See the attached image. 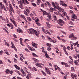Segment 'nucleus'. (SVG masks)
<instances>
[{
  "mask_svg": "<svg viewBox=\"0 0 79 79\" xmlns=\"http://www.w3.org/2000/svg\"><path fill=\"white\" fill-rule=\"evenodd\" d=\"M5 45H6L8 47H10V44H9V43L8 42H6L5 43Z\"/></svg>",
  "mask_w": 79,
  "mask_h": 79,
  "instance_id": "obj_26",
  "label": "nucleus"
},
{
  "mask_svg": "<svg viewBox=\"0 0 79 79\" xmlns=\"http://www.w3.org/2000/svg\"><path fill=\"white\" fill-rule=\"evenodd\" d=\"M10 19L11 21V22L13 23L14 25H15V27H17V24H16V22H15V21L13 20V19H11V17H10Z\"/></svg>",
  "mask_w": 79,
  "mask_h": 79,
  "instance_id": "obj_9",
  "label": "nucleus"
},
{
  "mask_svg": "<svg viewBox=\"0 0 79 79\" xmlns=\"http://www.w3.org/2000/svg\"><path fill=\"white\" fill-rule=\"evenodd\" d=\"M65 63L64 62H61V64H62V65H64L65 64Z\"/></svg>",
  "mask_w": 79,
  "mask_h": 79,
  "instance_id": "obj_60",
  "label": "nucleus"
},
{
  "mask_svg": "<svg viewBox=\"0 0 79 79\" xmlns=\"http://www.w3.org/2000/svg\"><path fill=\"white\" fill-rule=\"evenodd\" d=\"M43 15L44 16V15H48L47 17L49 20L51 19V15L50 13H48L46 11H44L43 12Z\"/></svg>",
  "mask_w": 79,
  "mask_h": 79,
  "instance_id": "obj_3",
  "label": "nucleus"
},
{
  "mask_svg": "<svg viewBox=\"0 0 79 79\" xmlns=\"http://www.w3.org/2000/svg\"><path fill=\"white\" fill-rule=\"evenodd\" d=\"M31 78L32 77V76H31V73H28L27 74L26 78L27 79H30V78Z\"/></svg>",
  "mask_w": 79,
  "mask_h": 79,
  "instance_id": "obj_10",
  "label": "nucleus"
},
{
  "mask_svg": "<svg viewBox=\"0 0 79 79\" xmlns=\"http://www.w3.org/2000/svg\"><path fill=\"white\" fill-rule=\"evenodd\" d=\"M14 40L15 42H18V40H16V39L15 40V38H14Z\"/></svg>",
  "mask_w": 79,
  "mask_h": 79,
  "instance_id": "obj_62",
  "label": "nucleus"
},
{
  "mask_svg": "<svg viewBox=\"0 0 79 79\" xmlns=\"http://www.w3.org/2000/svg\"><path fill=\"white\" fill-rule=\"evenodd\" d=\"M73 56H74V58H75V59L76 60H77V54H76L75 55Z\"/></svg>",
  "mask_w": 79,
  "mask_h": 79,
  "instance_id": "obj_34",
  "label": "nucleus"
},
{
  "mask_svg": "<svg viewBox=\"0 0 79 79\" xmlns=\"http://www.w3.org/2000/svg\"><path fill=\"white\" fill-rule=\"evenodd\" d=\"M57 65H54V67H55V71H56L57 70V68H57Z\"/></svg>",
  "mask_w": 79,
  "mask_h": 79,
  "instance_id": "obj_45",
  "label": "nucleus"
},
{
  "mask_svg": "<svg viewBox=\"0 0 79 79\" xmlns=\"http://www.w3.org/2000/svg\"><path fill=\"white\" fill-rule=\"evenodd\" d=\"M77 61V60H76L75 61H74V63L76 65H77V66H78V65H79V63H78V62Z\"/></svg>",
  "mask_w": 79,
  "mask_h": 79,
  "instance_id": "obj_25",
  "label": "nucleus"
},
{
  "mask_svg": "<svg viewBox=\"0 0 79 79\" xmlns=\"http://www.w3.org/2000/svg\"><path fill=\"white\" fill-rule=\"evenodd\" d=\"M10 29H14V27H13V25L12 23H10Z\"/></svg>",
  "mask_w": 79,
  "mask_h": 79,
  "instance_id": "obj_23",
  "label": "nucleus"
},
{
  "mask_svg": "<svg viewBox=\"0 0 79 79\" xmlns=\"http://www.w3.org/2000/svg\"><path fill=\"white\" fill-rule=\"evenodd\" d=\"M15 71L16 73H17L18 74H19V75H21V73H19V72L17 70H15Z\"/></svg>",
  "mask_w": 79,
  "mask_h": 79,
  "instance_id": "obj_29",
  "label": "nucleus"
},
{
  "mask_svg": "<svg viewBox=\"0 0 79 79\" xmlns=\"http://www.w3.org/2000/svg\"><path fill=\"white\" fill-rule=\"evenodd\" d=\"M56 42H57V41L56 40H52V42H53V43H56Z\"/></svg>",
  "mask_w": 79,
  "mask_h": 79,
  "instance_id": "obj_40",
  "label": "nucleus"
},
{
  "mask_svg": "<svg viewBox=\"0 0 79 79\" xmlns=\"http://www.w3.org/2000/svg\"><path fill=\"white\" fill-rule=\"evenodd\" d=\"M31 44L33 46V47H34V46H35V43H33V42Z\"/></svg>",
  "mask_w": 79,
  "mask_h": 79,
  "instance_id": "obj_57",
  "label": "nucleus"
},
{
  "mask_svg": "<svg viewBox=\"0 0 79 79\" xmlns=\"http://www.w3.org/2000/svg\"><path fill=\"white\" fill-rule=\"evenodd\" d=\"M47 37L48 38V40H49V41L50 42H52L53 40H52V38H50V37H49V36H47Z\"/></svg>",
  "mask_w": 79,
  "mask_h": 79,
  "instance_id": "obj_14",
  "label": "nucleus"
},
{
  "mask_svg": "<svg viewBox=\"0 0 79 79\" xmlns=\"http://www.w3.org/2000/svg\"><path fill=\"white\" fill-rule=\"evenodd\" d=\"M36 24H37V26H40L41 25L40 24V23L39 22H36Z\"/></svg>",
  "mask_w": 79,
  "mask_h": 79,
  "instance_id": "obj_44",
  "label": "nucleus"
},
{
  "mask_svg": "<svg viewBox=\"0 0 79 79\" xmlns=\"http://www.w3.org/2000/svg\"><path fill=\"white\" fill-rule=\"evenodd\" d=\"M32 55L34 57H38V56L34 53H32Z\"/></svg>",
  "mask_w": 79,
  "mask_h": 79,
  "instance_id": "obj_37",
  "label": "nucleus"
},
{
  "mask_svg": "<svg viewBox=\"0 0 79 79\" xmlns=\"http://www.w3.org/2000/svg\"><path fill=\"white\" fill-rule=\"evenodd\" d=\"M35 65L38 66V67H39L40 68H42V66L40 65V64H38V63L36 64Z\"/></svg>",
  "mask_w": 79,
  "mask_h": 79,
  "instance_id": "obj_24",
  "label": "nucleus"
},
{
  "mask_svg": "<svg viewBox=\"0 0 79 79\" xmlns=\"http://www.w3.org/2000/svg\"><path fill=\"white\" fill-rule=\"evenodd\" d=\"M6 74H9L10 72V70H9L7 69L6 70Z\"/></svg>",
  "mask_w": 79,
  "mask_h": 79,
  "instance_id": "obj_27",
  "label": "nucleus"
},
{
  "mask_svg": "<svg viewBox=\"0 0 79 79\" xmlns=\"http://www.w3.org/2000/svg\"><path fill=\"white\" fill-rule=\"evenodd\" d=\"M9 6L11 11L13 13V12H14V10H13V7H12V5H11V4L10 3L9 5Z\"/></svg>",
  "mask_w": 79,
  "mask_h": 79,
  "instance_id": "obj_11",
  "label": "nucleus"
},
{
  "mask_svg": "<svg viewBox=\"0 0 79 79\" xmlns=\"http://www.w3.org/2000/svg\"><path fill=\"white\" fill-rule=\"evenodd\" d=\"M46 3L49 6V8L50 7V6H51V5L50 4V2H48V1H47Z\"/></svg>",
  "mask_w": 79,
  "mask_h": 79,
  "instance_id": "obj_35",
  "label": "nucleus"
},
{
  "mask_svg": "<svg viewBox=\"0 0 79 79\" xmlns=\"http://www.w3.org/2000/svg\"><path fill=\"white\" fill-rule=\"evenodd\" d=\"M42 73V74L44 75V76H47V75L46 74V73L43 71H41Z\"/></svg>",
  "mask_w": 79,
  "mask_h": 79,
  "instance_id": "obj_31",
  "label": "nucleus"
},
{
  "mask_svg": "<svg viewBox=\"0 0 79 79\" xmlns=\"http://www.w3.org/2000/svg\"><path fill=\"white\" fill-rule=\"evenodd\" d=\"M61 32H62V33H63V34H65V35H66V32L63 31H61Z\"/></svg>",
  "mask_w": 79,
  "mask_h": 79,
  "instance_id": "obj_59",
  "label": "nucleus"
},
{
  "mask_svg": "<svg viewBox=\"0 0 79 79\" xmlns=\"http://www.w3.org/2000/svg\"><path fill=\"white\" fill-rule=\"evenodd\" d=\"M3 2L5 3H6V0H2Z\"/></svg>",
  "mask_w": 79,
  "mask_h": 79,
  "instance_id": "obj_58",
  "label": "nucleus"
},
{
  "mask_svg": "<svg viewBox=\"0 0 79 79\" xmlns=\"http://www.w3.org/2000/svg\"><path fill=\"white\" fill-rule=\"evenodd\" d=\"M33 60L34 61L35 63H39V60L35 58H33Z\"/></svg>",
  "mask_w": 79,
  "mask_h": 79,
  "instance_id": "obj_21",
  "label": "nucleus"
},
{
  "mask_svg": "<svg viewBox=\"0 0 79 79\" xmlns=\"http://www.w3.org/2000/svg\"><path fill=\"white\" fill-rule=\"evenodd\" d=\"M14 60L15 63H18V61H17V60H16V59L15 58H14Z\"/></svg>",
  "mask_w": 79,
  "mask_h": 79,
  "instance_id": "obj_36",
  "label": "nucleus"
},
{
  "mask_svg": "<svg viewBox=\"0 0 79 79\" xmlns=\"http://www.w3.org/2000/svg\"><path fill=\"white\" fill-rule=\"evenodd\" d=\"M24 0H20V4L23 5L24 4Z\"/></svg>",
  "mask_w": 79,
  "mask_h": 79,
  "instance_id": "obj_20",
  "label": "nucleus"
},
{
  "mask_svg": "<svg viewBox=\"0 0 79 79\" xmlns=\"http://www.w3.org/2000/svg\"><path fill=\"white\" fill-rule=\"evenodd\" d=\"M49 11L51 12V13H53V8L51 7L49 10Z\"/></svg>",
  "mask_w": 79,
  "mask_h": 79,
  "instance_id": "obj_18",
  "label": "nucleus"
},
{
  "mask_svg": "<svg viewBox=\"0 0 79 79\" xmlns=\"http://www.w3.org/2000/svg\"><path fill=\"white\" fill-rule=\"evenodd\" d=\"M64 53L67 55V56H68L69 55V54H68V52H66V51H64Z\"/></svg>",
  "mask_w": 79,
  "mask_h": 79,
  "instance_id": "obj_50",
  "label": "nucleus"
},
{
  "mask_svg": "<svg viewBox=\"0 0 79 79\" xmlns=\"http://www.w3.org/2000/svg\"><path fill=\"white\" fill-rule=\"evenodd\" d=\"M25 2L27 3V4L28 5H29V2L27 1V0H25Z\"/></svg>",
  "mask_w": 79,
  "mask_h": 79,
  "instance_id": "obj_47",
  "label": "nucleus"
},
{
  "mask_svg": "<svg viewBox=\"0 0 79 79\" xmlns=\"http://www.w3.org/2000/svg\"><path fill=\"white\" fill-rule=\"evenodd\" d=\"M0 5H1V8L2 10L3 8V9L5 11H7V10L6 9V8H5V6H4V5L2 4V3L0 2Z\"/></svg>",
  "mask_w": 79,
  "mask_h": 79,
  "instance_id": "obj_5",
  "label": "nucleus"
},
{
  "mask_svg": "<svg viewBox=\"0 0 79 79\" xmlns=\"http://www.w3.org/2000/svg\"><path fill=\"white\" fill-rule=\"evenodd\" d=\"M65 67H66V68H68V64H67V63H65Z\"/></svg>",
  "mask_w": 79,
  "mask_h": 79,
  "instance_id": "obj_54",
  "label": "nucleus"
},
{
  "mask_svg": "<svg viewBox=\"0 0 79 79\" xmlns=\"http://www.w3.org/2000/svg\"><path fill=\"white\" fill-rule=\"evenodd\" d=\"M28 30L29 31L28 32V34H33L35 33L36 36L38 37H39V34L40 32V31H37L36 30H35L32 28L29 29Z\"/></svg>",
  "mask_w": 79,
  "mask_h": 79,
  "instance_id": "obj_1",
  "label": "nucleus"
},
{
  "mask_svg": "<svg viewBox=\"0 0 79 79\" xmlns=\"http://www.w3.org/2000/svg\"><path fill=\"white\" fill-rule=\"evenodd\" d=\"M17 79H23V78L20 77H17Z\"/></svg>",
  "mask_w": 79,
  "mask_h": 79,
  "instance_id": "obj_63",
  "label": "nucleus"
},
{
  "mask_svg": "<svg viewBox=\"0 0 79 79\" xmlns=\"http://www.w3.org/2000/svg\"><path fill=\"white\" fill-rule=\"evenodd\" d=\"M42 30L44 33L45 34H47V32H46V31H45V29L44 28V27H42Z\"/></svg>",
  "mask_w": 79,
  "mask_h": 79,
  "instance_id": "obj_22",
  "label": "nucleus"
},
{
  "mask_svg": "<svg viewBox=\"0 0 79 79\" xmlns=\"http://www.w3.org/2000/svg\"><path fill=\"white\" fill-rule=\"evenodd\" d=\"M31 5H32V6H34V7L37 6H36V4H35L34 3L32 2Z\"/></svg>",
  "mask_w": 79,
  "mask_h": 79,
  "instance_id": "obj_33",
  "label": "nucleus"
},
{
  "mask_svg": "<svg viewBox=\"0 0 79 79\" xmlns=\"http://www.w3.org/2000/svg\"><path fill=\"white\" fill-rule=\"evenodd\" d=\"M19 7L21 8L22 10L24 9V7H23V5L20 4V5H19Z\"/></svg>",
  "mask_w": 79,
  "mask_h": 79,
  "instance_id": "obj_28",
  "label": "nucleus"
},
{
  "mask_svg": "<svg viewBox=\"0 0 79 79\" xmlns=\"http://www.w3.org/2000/svg\"><path fill=\"white\" fill-rule=\"evenodd\" d=\"M47 46H48V47H51L52 45L49 43H48L47 44Z\"/></svg>",
  "mask_w": 79,
  "mask_h": 79,
  "instance_id": "obj_43",
  "label": "nucleus"
},
{
  "mask_svg": "<svg viewBox=\"0 0 79 79\" xmlns=\"http://www.w3.org/2000/svg\"><path fill=\"white\" fill-rule=\"evenodd\" d=\"M45 69L46 70V72L48 74H49V75H50L51 74V71L48 68H47V67H45Z\"/></svg>",
  "mask_w": 79,
  "mask_h": 79,
  "instance_id": "obj_8",
  "label": "nucleus"
},
{
  "mask_svg": "<svg viewBox=\"0 0 79 79\" xmlns=\"http://www.w3.org/2000/svg\"><path fill=\"white\" fill-rule=\"evenodd\" d=\"M46 24L48 26V27H50V24L48 23V22H47Z\"/></svg>",
  "mask_w": 79,
  "mask_h": 79,
  "instance_id": "obj_42",
  "label": "nucleus"
},
{
  "mask_svg": "<svg viewBox=\"0 0 79 79\" xmlns=\"http://www.w3.org/2000/svg\"><path fill=\"white\" fill-rule=\"evenodd\" d=\"M60 5H62V6H65V7L67 6V4H66L65 3H64V2L61 0L60 1Z\"/></svg>",
  "mask_w": 79,
  "mask_h": 79,
  "instance_id": "obj_4",
  "label": "nucleus"
},
{
  "mask_svg": "<svg viewBox=\"0 0 79 79\" xmlns=\"http://www.w3.org/2000/svg\"><path fill=\"white\" fill-rule=\"evenodd\" d=\"M71 69L72 71H74V69L73 67H71Z\"/></svg>",
  "mask_w": 79,
  "mask_h": 79,
  "instance_id": "obj_49",
  "label": "nucleus"
},
{
  "mask_svg": "<svg viewBox=\"0 0 79 79\" xmlns=\"http://www.w3.org/2000/svg\"><path fill=\"white\" fill-rule=\"evenodd\" d=\"M3 53V51L2 50L1 51H0V55H2Z\"/></svg>",
  "mask_w": 79,
  "mask_h": 79,
  "instance_id": "obj_46",
  "label": "nucleus"
},
{
  "mask_svg": "<svg viewBox=\"0 0 79 79\" xmlns=\"http://www.w3.org/2000/svg\"><path fill=\"white\" fill-rule=\"evenodd\" d=\"M13 36H14V37H15V39H17V36H16V35L14 34L13 35Z\"/></svg>",
  "mask_w": 79,
  "mask_h": 79,
  "instance_id": "obj_64",
  "label": "nucleus"
},
{
  "mask_svg": "<svg viewBox=\"0 0 79 79\" xmlns=\"http://www.w3.org/2000/svg\"><path fill=\"white\" fill-rule=\"evenodd\" d=\"M24 13L25 15H26V16H28V14L27 13V12L26 11H24Z\"/></svg>",
  "mask_w": 79,
  "mask_h": 79,
  "instance_id": "obj_39",
  "label": "nucleus"
},
{
  "mask_svg": "<svg viewBox=\"0 0 79 79\" xmlns=\"http://www.w3.org/2000/svg\"><path fill=\"white\" fill-rule=\"evenodd\" d=\"M63 49L64 50V52H65V51H66V48H65V46H64L63 48Z\"/></svg>",
  "mask_w": 79,
  "mask_h": 79,
  "instance_id": "obj_48",
  "label": "nucleus"
},
{
  "mask_svg": "<svg viewBox=\"0 0 79 79\" xmlns=\"http://www.w3.org/2000/svg\"><path fill=\"white\" fill-rule=\"evenodd\" d=\"M14 66L15 68H16V69H18V70H20V68L18 67V66H17L16 64H15Z\"/></svg>",
  "mask_w": 79,
  "mask_h": 79,
  "instance_id": "obj_15",
  "label": "nucleus"
},
{
  "mask_svg": "<svg viewBox=\"0 0 79 79\" xmlns=\"http://www.w3.org/2000/svg\"><path fill=\"white\" fill-rule=\"evenodd\" d=\"M47 50H48V51H50V50H52V48H49L47 49Z\"/></svg>",
  "mask_w": 79,
  "mask_h": 79,
  "instance_id": "obj_51",
  "label": "nucleus"
},
{
  "mask_svg": "<svg viewBox=\"0 0 79 79\" xmlns=\"http://www.w3.org/2000/svg\"><path fill=\"white\" fill-rule=\"evenodd\" d=\"M27 47L28 48H29V50H31V52L33 51V49H32V48H31V46L29 45H28L27 46Z\"/></svg>",
  "mask_w": 79,
  "mask_h": 79,
  "instance_id": "obj_19",
  "label": "nucleus"
},
{
  "mask_svg": "<svg viewBox=\"0 0 79 79\" xmlns=\"http://www.w3.org/2000/svg\"><path fill=\"white\" fill-rule=\"evenodd\" d=\"M11 48H14L15 47V45H12V46H11Z\"/></svg>",
  "mask_w": 79,
  "mask_h": 79,
  "instance_id": "obj_56",
  "label": "nucleus"
},
{
  "mask_svg": "<svg viewBox=\"0 0 79 79\" xmlns=\"http://www.w3.org/2000/svg\"><path fill=\"white\" fill-rule=\"evenodd\" d=\"M69 23L70 24H71V25H74V23H73V22H71V21H70L69 22Z\"/></svg>",
  "mask_w": 79,
  "mask_h": 79,
  "instance_id": "obj_41",
  "label": "nucleus"
},
{
  "mask_svg": "<svg viewBox=\"0 0 79 79\" xmlns=\"http://www.w3.org/2000/svg\"><path fill=\"white\" fill-rule=\"evenodd\" d=\"M26 11H27V12L28 13V14L30 13V12H31L30 11V10H29V9H26Z\"/></svg>",
  "mask_w": 79,
  "mask_h": 79,
  "instance_id": "obj_38",
  "label": "nucleus"
},
{
  "mask_svg": "<svg viewBox=\"0 0 79 79\" xmlns=\"http://www.w3.org/2000/svg\"><path fill=\"white\" fill-rule=\"evenodd\" d=\"M52 5L53 6L54 8H56L59 11H60V10H63V9L61 8L58 6V5H59V4H57V3L55 2V3L53 2H52Z\"/></svg>",
  "mask_w": 79,
  "mask_h": 79,
  "instance_id": "obj_2",
  "label": "nucleus"
},
{
  "mask_svg": "<svg viewBox=\"0 0 79 79\" xmlns=\"http://www.w3.org/2000/svg\"><path fill=\"white\" fill-rule=\"evenodd\" d=\"M62 12H63V13L62 14L63 16H66L67 15V14H66V13L65 12H63V11H62Z\"/></svg>",
  "mask_w": 79,
  "mask_h": 79,
  "instance_id": "obj_30",
  "label": "nucleus"
},
{
  "mask_svg": "<svg viewBox=\"0 0 79 79\" xmlns=\"http://www.w3.org/2000/svg\"><path fill=\"white\" fill-rule=\"evenodd\" d=\"M69 38H73V40H77V38L73 35V34L70 35L69 36Z\"/></svg>",
  "mask_w": 79,
  "mask_h": 79,
  "instance_id": "obj_7",
  "label": "nucleus"
},
{
  "mask_svg": "<svg viewBox=\"0 0 79 79\" xmlns=\"http://www.w3.org/2000/svg\"><path fill=\"white\" fill-rule=\"evenodd\" d=\"M54 19L55 21H56L57 19H56V16H54Z\"/></svg>",
  "mask_w": 79,
  "mask_h": 79,
  "instance_id": "obj_53",
  "label": "nucleus"
},
{
  "mask_svg": "<svg viewBox=\"0 0 79 79\" xmlns=\"http://www.w3.org/2000/svg\"><path fill=\"white\" fill-rule=\"evenodd\" d=\"M58 21V22L60 23H62V24H64V21H63V20L61 19H59Z\"/></svg>",
  "mask_w": 79,
  "mask_h": 79,
  "instance_id": "obj_16",
  "label": "nucleus"
},
{
  "mask_svg": "<svg viewBox=\"0 0 79 79\" xmlns=\"http://www.w3.org/2000/svg\"><path fill=\"white\" fill-rule=\"evenodd\" d=\"M41 0H37L36 2V3L38 5H39L40 3H41Z\"/></svg>",
  "mask_w": 79,
  "mask_h": 79,
  "instance_id": "obj_17",
  "label": "nucleus"
},
{
  "mask_svg": "<svg viewBox=\"0 0 79 79\" xmlns=\"http://www.w3.org/2000/svg\"><path fill=\"white\" fill-rule=\"evenodd\" d=\"M27 20H28V21H32V19H31L30 17H27Z\"/></svg>",
  "mask_w": 79,
  "mask_h": 79,
  "instance_id": "obj_32",
  "label": "nucleus"
},
{
  "mask_svg": "<svg viewBox=\"0 0 79 79\" xmlns=\"http://www.w3.org/2000/svg\"><path fill=\"white\" fill-rule=\"evenodd\" d=\"M71 76L72 78L73 79H74L75 77H77V75H74L73 74V73L71 74Z\"/></svg>",
  "mask_w": 79,
  "mask_h": 79,
  "instance_id": "obj_12",
  "label": "nucleus"
},
{
  "mask_svg": "<svg viewBox=\"0 0 79 79\" xmlns=\"http://www.w3.org/2000/svg\"><path fill=\"white\" fill-rule=\"evenodd\" d=\"M72 21H75V19H77V16L75 15L74 14L72 15V18H71Z\"/></svg>",
  "mask_w": 79,
  "mask_h": 79,
  "instance_id": "obj_6",
  "label": "nucleus"
},
{
  "mask_svg": "<svg viewBox=\"0 0 79 79\" xmlns=\"http://www.w3.org/2000/svg\"><path fill=\"white\" fill-rule=\"evenodd\" d=\"M33 68L34 69L35 71H37V69L35 68V67H33Z\"/></svg>",
  "mask_w": 79,
  "mask_h": 79,
  "instance_id": "obj_55",
  "label": "nucleus"
},
{
  "mask_svg": "<svg viewBox=\"0 0 79 79\" xmlns=\"http://www.w3.org/2000/svg\"><path fill=\"white\" fill-rule=\"evenodd\" d=\"M16 31L18 32H19V33H23V31L22 30L19 29V30L18 29H17Z\"/></svg>",
  "mask_w": 79,
  "mask_h": 79,
  "instance_id": "obj_13",
  "label": "nucleus"
},
{
  "mask_svg": "<svg viewBox=\"0 0 79 79\" xmlns=\"http://www.w3.org/2000/svg\"><path fill=\"white\" fill-rule=\"evenodd\" d=\"M45 56L47 58H50V56H49L48 55V54L46 55Z\"/></svg>",
  "mask_w": 79,
  "mask_h": 79,
  "instance_id": "obj_52",
  "label": "nucleus"
},
{
  "mask_svg": "<svg viewBox=\"0 0 79 79\" xmlns=\"http://www.w3.org/2000/svg\"><path fill=\"white\" fill-rule=\"evenodd\" d=\"M67 49H68V50H70L71 48H70V47H69V46H68Z\"/></svg>",
  "mask_w": 79,
  "mask_h": 79,
  "instance_id": "obj_61",
  "label": "nucleus"
}]
</instances>
